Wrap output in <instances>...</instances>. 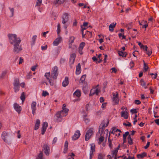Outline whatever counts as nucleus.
<instances>
[{
	"instance_id": "obj_16",
	"label": "nucleus",
	"mask_w": 159,
	"mask_h": 159,
	"mask_svg": "<svg viewBox=\"0 0 159 159\" xmlns=\"http://www.w3.org/2000/svg\"><path fill=\"white\" fill-rule=\"evenodd\" d=\"M36 103L35 102H33L31 104V109L32 110V114L33 115H34L35 113V111L36 110Z\"/></svg>"
},
{
	"instance_id": "obj_47",
	"label": "nucleus",
	"mask_w": 159,
	"mask_h": 159,
	"mask_svg": "<svg viewBox=\"0 0 159 159\" xmlns=\"http://www.w3.org/2000/svg\"><path fill=\"white\" fill-rule=\"evenodd\" d=\"M49 95V93L45 91H43V93L42 94V96L45 97V96H46L47 95Z\"/></svg>"
},
{
	"instance_id": "obj_59",
	"label": "nucleus",
	"mask_w": 159,
	"mask_h": 159,
	"mask_svg": "<svg viewBox=\"0 0 159 159\" xmlns=\"http://www.w3.org/2000/svg\"><path fill=\"white\" fill-rule=\"evenodd\" d=\"M6 73H7V71H6L3 72L1 77V78H3L6 75Z\"/></svg>"
},
{
	"instance_id": "obj_38",
	"label": "nucleus",
	"mask_w": 159,
	"mask_h": 159,
	"mask_svg": "<svg viewBox=\"0 0 159 159\" xmlns=\"http://www.w3.org/2000/svg\"><path fill=\"white\" fill-rule=\"evenodd\" d=\"M104 140V138L103 136L101 135V136L98 139V143L100 144Z\"/></svg>"
},
{
	"instance_id": "obj_57",
	"label": "nucleus",
	"mask_w": 159,
	"mask_h": 159,
	"mask_svg": "<svg viewBox=\"0 0 159 159\" xmlns=\"http://www.w3.org/2000/svg\"><path fill=\"white\" fill-rule=\"evenodd\" d=\"M23 59L21 57H20V61L19 62V64L20 65V64H21V63H22L23 62Z\"/></svg>"
},
{
	"instance_id": "obj_9",
	"label": "nucleus",
	"mask_w": 159,
	"mask_h": 159,
	"mask_svg": "<svg viewBox=\"0 0 159 159\" xmlns=\"http://www.w3.org/2000/svg\"><path fill=\"white\" fill-rule=\"evenodd\" d=\"M68 14L67 13H65L62 16V23L63 24H66L69 20Z\"/></svg>"
},
{
	"instance_id": "obj_6",
	"label": "nucleus",
	"mask_w": 159,
	"mask_h": 159,
	"mask_svg": "<svg viewBox=\"0 0 159 159\" xmlns=\"http://www.w3.org/2000/svg\"><path fill=\"white\" fill-rule=\"evenodd\" d=\"M113 98H112L113 102L114 105L118 104L119 101V99L118 97V93L116 92V94L114 93H112Z\"/></svg>"
},
{
	"instance_id": "obj_15",
	"label": "nucleus",
	"mask_w": 159,
	"mask_h": 159,
	"mask_svg": "<svg viewBox=\"0 0 159 159\" xmlns=\"http://www.w3.org/2000/svg\"><path fill=\"white\" fill-rule=\"evenodd\" d=\"M85 43L83 42H82L79 47V52L80 54L82 55L83 54L82 50L84 46L85 45Z\"/></svg>"
},
{
	"instance_id": "obj_31",
	"label": "nucleus",
	"mask_w": 159,
	"mask_h": 159,
	"mask_svg": "<svg viewBox=\"0 0 159 159\" xmlns=\"http://www.w3.org/2000/svg\"><path fill=\"white\" fill-rule=\"evenodd\" d=\"M91 146V150L90 153H93L95 151V145L93 143L91 144L90 145Z\"/></svg>"
},
{
	"instance_id": "obj_60",
	"label": "nucleus",
	"mask_w": 159,
	"mask_h": 159,
	"mask_svg": "<svg viewBox=\"0 0 159 159\" xmlns=\"http://www.w3.org/2000/svg\"><path fill=\"white\" fill-rule=\"evenodd\" d=\"M111 70H112V72H113L114 73L116 72V69L115 67H113L111 69Z\"/></svg>"
},
{
	"instance_id": "obj_12",
	"label": "nucleus",
	"mask_w": 159,
	"mask_h": 159,
	"mask_svg": "<svg viewBox=\"0 0 159 159\" xmlns=\"http://www.w3.org/2000/svg\"><path fill=\"white\" fill-rule=\"evenodd\" d=\"M80 135V132L79 130H77L75 133L74 135L72 137L73 140H75L79 138Z\"/></svg>"
},
{
	"instance_id": "obj_45",
	"label": "nucleus",
	"mask_w": 159,
	"mask_h": 159,
	"mask_svg": "<svg viewBox=\"0 0 159 159\" xmlns=\"http://www.w3.org/2000/svg\"><path fill=\"white\" fill-rule=\"evenodd\" d=\"M45 76L47 78L48 80H50L49 77L50 76V72L46 73H45Z\"/></svg>"
},
{
	"instance_id": "obj_40",
	"label": "nucleus",
	"mask_w": 159,
	"mask_h": 159,
	"mask_svg": "<svg viewBox=\"0 0 159 159\" xmlns=\"http://www.w3.org/2000/svg\"><path fill=\"white\" fill-rule=\"evenodd\" d=\"M9 9H10V11L11 12V14L10 15V17H12L13 16V15H14V9L13 8H9Z\"/></svg>"
},
{
	"instance_id": "obj_1",
	"label": "nucleus",
	"mask_w": 159,
	"mask_h": 159,
	"mask_svg": "<svg viewBox=\"0 0 159 159\" xmlns=\"http://www.w3.org/2000/svg\"><path fill=\"white\" fill-rule=\"evenodd\" d=\"M8 36L10 43L13 45L14 53L16 54L20 52L22 50L21 45H19L21 41L20 39L17 38L16 35L15 34H9Z\"/></svg>"
},
{
	"instance_id": "obj_2",
	"label": "nucleus",
	"mask_w": 159,
	"mask_h": 159,
	"mask_svg": "<svg viewBox=\"0 0 159 159\" xmlns=\"http://www.w3.org/2000/svg\"><path fill=\"white\" fill-rule=\"evenodd\" d=\"M66 104H63L62 110L58 111L56 114V119L58 121H61L62 118L66 116L67 114L69 109L66 107Z\"/></svg>"
},
{
	"instance_id": "obj_63",
	"label": "nucleus",
	"mask_w": 159,
	"mask_h": 159,
	"mask_svg": "<svg viewBox=\"0 0 159 159\" xmlns=\"http://www.w3.org/2000/svg\"><path fill=\"white\" fill-rule=\"evenodd\" d=\"M89 105L88 104L86 106V110L87 111H88L89 110Z\"/></svg>"
},
{
	"instance_id": "obj_44",
	"label": "nucleus",
	"mask_w": 159,
	"mask_h": 159,
	"mask_svg": "<svg viewBox=\"0 0 159 159\" xmlns=\"http://www.w3.org/2000/svg\"><path fill=\"white\" fill-rule=\"evenodd\" d=\"M43 156V153L42 152H41L39 155L36 159H42Z\"/></svg>"
},
{
	"instance_id": "obj_22",
	"label": "nucleus",
	"mask_w": 159,
	"mask_h": 159,
	"mask_svg": "<svg viewBox=\"0 0 159 159\" xmlns=\"http://www.w3.org/2000/svg\"><path fill=\"white\" fill-rule=\"evenodd\" d=\"M81 72V66L80 63L78 64L76 66V74L78 75Z\"/></svg>"
},
{
	"instance_id": "obj_61",
	"label": "nucleus",
	"mask_w": 159,
	"mask_h": 159,
	"mask_svg": "<svg viewBox=\"0 0 159 159\" xmlns=\"http://www.w3.org/2000/svg\"><path fill=\"white\" fill-rule=\"evenodd\" d=\"M150 145V142H148L147 143V144L146 146L144 147L145 149H147L149 146Z\"/></svg>"
},
{
	"instance_id": "obj_30",
	"label": "nucleus",
	"mask_w": 159,
	"mask_h": 159,
	"mask_svg": "<svg viewBox=\"0 0 159 159\" xmlns=\"http://www.w3.org/2000/svg\"><path fill=\"white\" fill-rule=\"evenodd\" d=\"M81 94L80 91L79 90H77L74 93V95L77 97L80 96Z\"/></svg>"
},
{
	"instance_id": "obj_37",
	"label": "nucleus",
	"mask_w": 159,
	"mask_h": 159,
	"mask_svg": "<svg viewBox=\"0 0 159 159\" xmlns=\"http://www.w3.org/2000/svg\"><path fill=\"white\" fill-rule=\"evenodd\" d=\"M149 69V67L148 66L147 64L146 63H144L143 65V69L144 72H146L147 70Z\"/></svg>"
},
{
	"instance_id": "obj_27",
	"label": "nucleus",
	"mask_w": 159,
	"mask_h": 159,
	"mask_svg": "<svg viewBox=\"0 0 159 159\" xmlns=\"http://www.w3.org/2000/svg\"><path fill=\"white\" fill-rule=\"evenodd\" d=\"M119 55L120 56H121L123 57H125L127 55L126 53V52H124L122 51H118Z\"/></svg>"
},
{
	"instance_id": "obj_21",
	"label": "nucleus",
	"mask_w": 159,
	"mask_h": 159,
	"mask_svg": "<svg viewBox=\"0 0 159 159\" xmlns=\"http://www.w3.org/2000/svg\"><path fill=\"white\" fill-rule=\"evenodd\" d=\"M116 24V23H112L110 24L109 27V31L111 32H113L114 30V28L115 27Z\"/></svg>"
},
{
	"instance_id": "obj_11",
	"label": "nucleus",
	"mask_w": 159,
	"mask_h": 159,
	"mask_svg": "<svg viewBox=\"0 0 159 159\" xmlns=\"http://www.w3.org/2000/svg\"><path fill=\"white\" fill-rule=\"evenodd\" d=\"M14 107L15 110L18 113H20L21 111V107L17 103H15L14 104Z\"/></svg>"
},
{
	"instance_id": "obj_62",
	"label": "nucleus",
	"mask_w": 159,
	"mask_h": 159,
	"mask_svg": "<svg viewBox=\"0 0 159 159\" xmlns=\"http://www.w3.org/2000/svg\"><path fill=\"white\" fill-rule=\"evenodd\" d=\"M72 58H71V57H70V58L69 61H70V63L71 64H73L74 63V61L75 60H73L72 59Z\"/></svg>"
},
{
	"instance_id": "obj_7",
	"label": "nucleus",
	"mask_w": 159,
	"mask_h": 159,
	"mask_svg": "<svg viewBox=\"0 0 159 159\" xmlns=\"http://www.w3.org/2000/svg\"><path fill=\"white\" fill-rule=\"evenodd\" d=\"M50 150V148L48 144L45 143L43 145V150L44 151V153L46 155H49Z\"/></svg>"
},
{
	"instance_id": "obj_10",
	"label": "nucleus",
	"mask_w": 159,
	"mask_h": 159,
	"mask_svg": "<svg viewBox=\"0 0 159 159\" xmlns=\"http://www.w3.org/2000/svg\"><path fill=\"white\" fill-rule=\"evenodd\" d=\"M99 92L100 90L96 88L90 90L89 96H92L95 94L98 95Z\"/></svg>"
},
{
	"instance_id": "obj_24",
	"label": "nucleus",
	"mask_w": 159,
	"mask_h": 159,
	"mask_svg": "<svg viewBox=\"0 0 159 159\" xmlns=\"http://www.w3.org/2000/svg\"><path fill=\"white\" fill-rule=\"evenodd\" d=\"M147 155V153L143 152L141 154H139L137 155V157L138 158H142Z\"/></svg>"
},
{
	"instance_id": "obj_5",
	"label": "nucleus",
	"mask_w": 159,
	"mask_h": 159,
	"mask_svg": "<svg viewBox=\"0 0 159 159\" xmlns=\"http://www.w3.org/2000/svg\"><path fill=\"white\" fill-rule=\"evenodd\" d=\"M108 123L109 122H108L106 126H105V121H103L102 122L101 124L100 125L98 130V132L100 134V136L102 135V134L106 126H107Z\"/></svg>"
},
{
	"instance_id": "obj_3",
	"label": "nucleus",
	"mask_w": 159,
	"mask_h": 159,
	"mask_svg": "<svg viewBox=\"0 0 159 159\" xmlns=\"http://www.w3.org/2000/svg\"><path fill=\"white\" fill-rule=\"evenodd\" d=\"M1 137L2 139L6 143H10L9 135L8 133L5 131L2 132Z\"/></svg>"
},
{
	"instance_id": "obj_13",
	"label": "nucleus",
	"mask_w": 159,
	"mask_h": 159,
	"mask_svg": "<svg viewBox=\"0 0 159 159\" xmlns=\"http://www.w3.org/2000/svg\"><path fill=\"white\" fill-rule=\"evenodd\" d=\"M48 126V124L47 122H44L43 124L41 133L43 135L44 134Z\"/></svg>"
},
{
	"instance_id": "obj_43",
	"label": "nucleus",
	"mask_w": 159,
	"mask_h": 159,
	"mask_svg": "<svg viewBox=\"0 0 159 159\" xmlns=\"http://www.w3.org/2000/svg\"><path fill=\"white\" fill-rule=\"evenodd\" d=\"M42 0H37L36 2V5L37 6H40L41 4Z\"/></svg>"
},
{
	"instance_id": "obj_19",
	"label": "nucleus",
	"mask_w": 159,
	"mask_h": 159,
	"mask_svg": "<svg viewBox=\"0 0 159 159\" xmlns=\"http://www.w3.org/2000/svg\"><path fill=\"white\" fill-rule=\"evenodd\" d=\"M75 38L74 36H71L70 37L69 41V48H71L72 43L74 42Z\"/></svg>"
},
{
	"instance_id": "obj_34",
	"label": "nucleus",
	"mask_w": 159,
	"mask_h": 159,
	"mask_svg": "<svg viewBox=\"0 0 159 159\" xmlns=\"http://www.w3.org/2000/svg\"><path fill=\"white\" fill-rule=\"evenodd\" d=\"M128 142L130 145H131L133 144L132 139L130 135H129L128 136Z\"/></svg>"
},
{
	"instance_id": "obj_17",
	"label": "nucleus",
	"mask_w": 159,
	"mask_h": 159,
	"mask_svg": "<svg viewBox=\"0 0 159 159\" xmlns=\"http://www.w3.org/2000/svg\"><path fill=\"white\" fill-rule=\"evenodd\" d=\"M121 116L123 117L125 119H127L128 118L129 115L128 112L127 111H122L121 112Z\"/></svg>"
},
{
	"instance_id": "obj_41",
	"label": "nucleus",
	"mask_w": 159,
	"mask_h": 159,
	"mask_svg": "<svg viewBox=\"0 0 159 159\" xmlns=\"http://www.w3.org/2000/svg\"><path fill=\"white\" fill-rule=\"evenodd\" d=\"M118 152V151L117 150L115 149L113 151H112V157H113L115 155L116 156V155Z\"/></svg>"
},
{
	"instance_id": "obj_14",
	"label": "nucleus",
	"mask_w": 159,
	"mask_h": 159,
	"mask_svg": "<svg viewBox=\"0 0 159 159\" xmlns=\"http://www.w3.org/2000/svg\"><path fill=\"white\" fill-rule=\"evenodd\" d=\"M62 40L61 37L59 36L53 42V45L54 46H57Z\"/></svg>"
},
{
	"instance_id": "obj_39",
	"label": "nucleus",
	"mask_w": 159,
	"mask_h": 159,
	"mask_svg": "<svg viewBox=\"0 0 159 159\" xmlns=\"http://www.w3.org/2000/svg\"><path fill=\"white\" fill-rule=\"evenodd\" d=\"M20 86H14V89L15 93L18 92L19 90Z\"/></svg>"
},
{
	"instance_id": "obj_20",
	"label": "nucleus",
	"mask_w": 159,
	"mask_h": 159,
	"mask_svg": "<svg viewBox=\"0 0 159 159\" xmlns=\"http://www.w3.org/2000/svg\"><path fill=\"white\" fill-rule=\"evenodd\" d=\"M112 131L111 132V134H115L116 136L118 135V136H119L120 135V133H119L118 134H117L116 132H117V129L116 127H113L112 129ZM111 133V132H110V134Z\"/></svg>"
},
{
	"instance_id": "obj_53",
	"label": "nucleus",
	"mask_w": 159,
	"mask_h": 159,
	"mask_svg": "<svg viewBox=\"0 0 159 159\" xmlns=\"http://www.w3.org/2000/svg\"><path fill=\"white\" fill-rule=\"evenodd\" d=\"M147 54L148 55V56H150L152 53V51L151 49L150 50L148 49V51H147Z\"/></svg>"
},
{
	"instance_id": "obj_23",
	"label": "nucleus",
	"mask_w": 159,
	"mask_h": 159,
	"mask_svg": "<svg viewBox=\"0 0 159 159\" xmlns=\"http://www.w3.org/2000/svg\"><path fill=\"white\" fill-rule=\"evenodd\" d=\"M40 122L39 120L37 119L36 120V122L35 124V126L34 128L35 130H37L38 129L40 125Z\"/></svg>"
},
{
	"instance_id": "obj_64",
	"label": "nucleus",
	"mask_w": 159,
	"mask_h": 159,
	"mask_svg": "<svg viewBox=\"0 0 159 159\" xmlns=\"http://www.w3.org/2000/svg\"><path fill=\"white\" fill-rule=\"evenodd\" d=\"M84 120L85 122V123L86 124L89 122V119L86 118H84Z\"/></svg>"
},
{
	"instance_id": "obj_50",
	"label": "nucleus",
	"mask_w": 159,
	"mask_h": 159,
	"mask_svg": "<svg viewBox=\"0 0 159 159\" xmlns=\"http://www.w3.org/2000/svg\"><path fill=\"white\" fill-rule=\"evenodd\" d=\"M130 112L132 113H136L137 112L136 109H131L130 110Z\"/></svg>"
},
{
	"instance_id": "obj_33",
	"label": "nucleus",
	"mask_w": 159,
	"mask_h": 159,
	"mask_svg": "<svg viewBox=\"0 0 159 159\" xmlns=\"http://www.w3.org/2000/svg\"><path fill=\"white\" fill-rule=\"evenodd\" d=\"M37 38V36L35 35L34 36L32 39L31 44L33 45L34 44L35 40Z\"/></svg>"
},
{
	"instance_id": "obj_25",
	"label": "nucleus",
	"mask_w": 159,
	"mask_h": 159,
	"mask_svg": "<svg viewBox=\"0 0 159 159\" xmlns=\"http://www.w3.org/2000/svg\"><path fill=\"white\" fill-rule=\"evenodd\" d=\"M68 142L66 141L65 142L64 145V153H66L68 150Z\"/></svg>"
},
{
	"instance_id": "obj_54",
	"label": "nucleus",
	"mask_w": 159,
	"mask_h": 159,
	"mask_svg": "<svg viewBox=\"0 0 159 159\" xmlns=\"http://www.w3.org/2000/svg\"><path fill=\"white\" fill-rule=\"evenodd\" d=\"M127 122V124H126V123H123V125H125L126 126H130L131 125V124L130 122Z\"/></svg>"
},
{
	"instance_id": "obj_58",
	"label": "nucleus",
	"mask_w": 159,
	"mask_h": 159,
	"mask_svg": "<svg viewBox=\"0 0 159 159\" xmlns=\"http://www.w3.org/2000/svg\"><path fill=\"white\" fill-rule=\"evenodd\" d=\"M154 121L155 123L159 125V119L155 120Z\"/></svg>"
},
{
	"instance_id": "obj_29",
	"label": "nucleus",
	"mask_w": 159,
	"mask_h": 159,
	"mask_svg": "<svg viewBox=\"0 0 159 159\" xmlns=\"http://www.w3.org/2000/svg\"><path fill=\"white\" fill-rule=\"evenodd\" d=\"M140 83H141V85L143 87L144 89H146L147 88V87L146 85V83L143 79H141L140 80Z\"/></svg>"
},
{
	"instance_id": "obj_36",
	"label": "nucleus",
	"mask_w": 159,
	"mask_h": 159,
	"mask_svg": "<svg viewBox=\"0 0 159 159\" xmlns=\"http://www.w3.org/2000/svg\"><path fill=\"white\" fill-rule=\"evenodd\" d=\"M86 77V75H84L82 76L80 79V81L81 83H83Z\"/></svg>"
},
{
	"instance_id": "obj_52",
	"label": "nucleus",
	"mask_w": 159,
	"mask_h": 159,
	"mask_svg": "<svg viewBox=\"0 0 159 159\" xmlns=\"http://www.w3.org/2000/svg\"><path fill=\"white\" fill-rule=\"evenodd\" d=\"M134 103L137 105H139L141 103V102L138 100H135Z\"/></svg>"
},
{
	"instance_id": "obj_48",
	"label": "nucleus",
	"mask_w": 159,
	"mask_h": 159,
	"mask_svg": "<svg viewBox=\"0 0 159 159\" xmlns=\"http://www.w3.org/2000/svg\"><path fill=\"white\" fill-rule=\"evenodd\" d=\"M38 65L37 64H36L35 65L33 66H32L31 68V70L33 71H35V69H36V68L38 67Z\"/></svg>"
},
{
	"instance_id": "obj_42",
	"label": "nucleus",
	"mask_w": 159,
	"mask_h": 159,
	"mask_svg": "<svg viewBox=\"0 0 159 159\" xmlns=\"http://www.w3.org/2000/svg\"><path fill=\"white\" fill-rule=\"evenodd\" d=\"M104 156L102 153H99L98 155V159H103Z\"/></svg>"
},
{
	"instance_id": "obj_4",
	"label": "nucleus",
	"mask_w": 159,
	"mask_h": 159,
	"mask_svg": "<svg viewBox=\"0 0 159 159\" xmlns=\"http://www.w3.org/2000/svg\"><path fill=\"white\" fill-rule=\"evenodd\" d=\"M58 68L57 66L53 67L50 75L51 77L53 78V79H56L58 75Z\"/></svg>"
},
{
	"instance_id": "obj_51",
	"label": "nucleus",
	"mask_w": 159,
	"mask_h": 159,
	"mask_svg": "<svg viewBox=\"0 0 159 159\" xmlns=\"http://www.w3.org/2000/svg\"><path fill=\"white\" fill-rule=\"evenodd\" d=\"M138 45L140 46V47L141 48H143L144 49V46L143 45L141 42H139Z\"/></svg>"
},
{
	"instance_id": "obj_28",
	"label": "nucleus",
	"mask_w": 159,
	"mask_h": 159,
	"mask_svg": "<svg viewBox=\"0 0 159 159\" xmlns=\"http://www.w3.org/2000/svg\"><path fill=\"white\" fill-rule=\"evenodd\" d=\"M110 135L109 134V137H108V142L109 143V146L110 148L111 149L112 147V141L113 140V139H110Z\"/></svg>"
},
{
	"instance_id": "obj_49",
	"label": "nucleus",
	"mask_w": 159,
	"mask_h": 159,
	"mask_svg": "<svg viewBox=\"0 0 159 159\" xmlns=\"http://www.w3.org/2000/svg\"><path fill=\"white\" fill-rule=\"evenodd\" d=\"M76 56V55L74 53L71 55L70 57L72 58V59L73 60H75Z\"/></svg>"
},
{
	"instance_id": "obj_46",
	"label": "nucleus",
	"mask_w": 159,
	"mask_h": 159,
	"mask_svg": "<svg viewBox=\"0 0 159 159\" xmlns=\"http://www.w3.org/2000/svg\"><path fill=\"white\" fill-rule=\"evenodd\" d=\"M129 132L127 131L123 135V139H126V137L127 136H129Z\"/></svg>"
},
{
	"instance_id": "obj_55",
	"label": "nucleus",
	"mask_w": 159,
	"mask_h": 159,
	"mask_svg": "<svg viewBox=\"0 0 159 159\" xmlns=\"http://www.w3.org/2000/svg\"><path fill=\"white\" fill-rule=\"evenodd\" d=\"M137 117V116L136 115H135V117L134 118V120L133 122V124L134 125H135V123L137 122V120L136 119V118Z\"/></svg>"
},
{
	"instance_id": "obj_32",
	"label": "nucleus",
	"mask_w": 159,
	"mask_h": 159,
	"mask_svg": "<svg viewBox=\"0 0 159 159\" xmlns=\"http://www.w3.org/2000/svg\"><path fill=\"white\" fill-rule=\"evenodd\" d=\"M14 86H20V82L19 81V80L18 79H16L15 81L13 83Z\"/></svg>"
},
{
	"instance_id": "obj_8",
	"label": "nucleus",
	"mask_w": 159,
	"mask_h": 159,
	"mask_svg": "<svg viewBox=\"0 0 159 159\" xmlns=\"http://www.w3.org/2000/svg\"><path fill=\"white\" fill-rule=\"evenodd\" d=\"M93 131L91 129H89L88 130L85 136V139L86 141H88L91 138V137L93 134Z\"/></svg>"
},
{
	"instance_id": "obj_56",
	"label": "nucleus",
	"mask_w": 159,
	"mask_h": 159,
	"mask_svg": "<svg viewBox=\"0 0 159 159\" xmlns=\"http://www.w3.org/2000/svg\"><path fill=\"white\" fill-rule=\"evenodd\" d=\"M149 75H154V76L152 77V78H153L154 79H156L157 76V73H155V74L150 73L149 74Z\"/></svg>"
},
{
	"instance_id": "obj_35",
	"label": "nucleus",
	"mask_w": 159,
	"mask_h": 159,
	"mask_svg": "<svg viewBox=\"0 0 159 159\" xmlns=\"http://www.w3.org/2000/svg\"><path fill=\"white\" fill-rule=\"evenodd\" d=\"M64 2V0H56V1H54V3L55 4H61L63 3Z\"/></svg>"
},
{
	"instance_id": "obj_18",
	"label": "nucleus",
	"mask_w": 159,
	"mask_h": 159,
	"mask_svg": "<svg viewBox=\"0 0 159 159\" xmlns=\"http://www.w3.org/2000/svg\"><path fill=\"white\" fill-rule=\"evenodd\" d=\"M69 83L68 78L67 77H66L65 80L62 82V85L64 87H66L68 85Z\"/></svg>"
},
{
	"instance_id": "obj_26",
	"label": "nucleus",
	"mask_w": 159,
	"mask_h": 159,
	"mask_svg": "<svg viewBox=\"0 0 159 159\" xmlns=\"http://www.w3.org/2000/svg\"><path fill=\"white\" fill-rule=\"evenodd\" d=\"M20 98L22 101V103H23L25 101V94L24 92H23L21 94Z\"/></svg>"
}]
</instances>
